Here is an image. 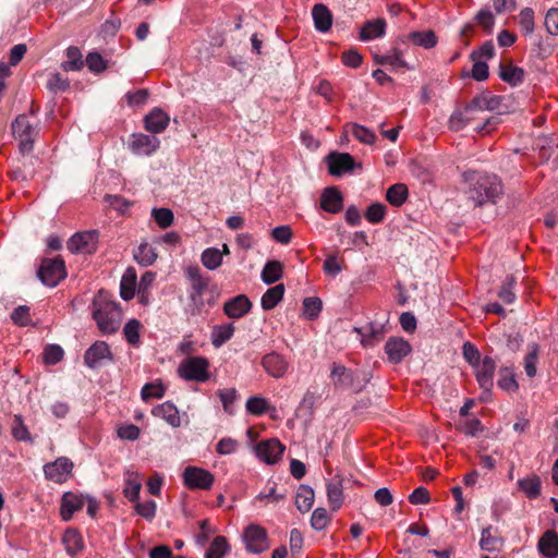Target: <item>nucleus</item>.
Wrapping results in <instances>:
<instances>
[{"mask_svg":"<svg viewBox=\"0 0 558 558\" xmlns=\"http://www.w3.org/2000/svg\"><path fill=\"white\" fill-rule=\"evenodd\" d=\"M463 179L468 183L466 195L475 206L495 204L504 194L501 180L493 173L466 171Z\"/></svg>","mask_w":558,"mask_h":558,"instance_id":"obj_1","label":"nucleus"},{"mask_svg":"<svg viewBox=\"0 0 558 558\" xmlns=\"http://www.w3.org/2000/svg\"><path fill=\"white\" fill-rule=\"evenodd\" d=\"M184 275L190 283L189 299L192 315L202 314L206 305L213 307L220 298L218 287L209 286V278L205 277L196 265L187 266Z\"/></svg>","mask_w":558,"mask_h":558,"instance_id":"obj_2","label":"nucleus"},{"mask_svg":"<svg viewBox=\"0 0 558 558\" xmlns=\"http://www.w3.org/2000/svg\"><path fill=\"white\" fill-rule=\"evenodd\" d=\"M94 306V318L101 332L108 335L114 333L120 327L122 317L119 304L98 298L95 300Z\"/></svg>","mask_w":558,"mask_h":558,"instance_id":"obj_3","label":"nucleus"},{"mask_svg":"<svg viewBox=\"0 0 558 558\" xmlns=\"http://www.w3.org/2000/svg\"><path fill=\"white\" fill-rule=\"evenodd\" d=\"M480 111L475 106H473V100L469 105L464 107L462 110H456L450 119H449V129L451 131L458 132L465 128L466 125H472L476 121H484L483 123H477L474 125V130L482 133H489L493 128L490 118H482L480 117Z\"/></svg>","mask_w":558,"mask_h":558,"instance_id":"obj_4","label":"nucleus"},{"mask_svg":"<svg viewBox=\"0 0 558 558\" xmlns=\"http://www.w3.org/2000/svg\"><path fill=\"white\" fill-rule=\"evenodd\" d=\"M330 378L335 388L351 389L354 392H360L369 381L366 373L353 372L337 363L331 366Z\"/></svg>","mask_w":558,"mask_h":558,"instance_id":"obj_5","label":"nucleus"},{"mask_svg":"<svg viewBox=\"0 0 558 558\" xmlns=\"http://www.w3.org/2000/svg\"><path fill=\"white\" fill-rule=\"evenodd\" d=\"M178 374L189 381L205 383L210 377L209 362L204 356H189L180 363Z\"/></svg>","mask_w":558,"mask_h":558,"instance_id":"obj_6","label":"nucleus"},{"mask_svg":"<svg viewBox=\"0 0 558 558\" xmlns=\"http://www.w3.org/2000/svg\"><path fill=\"white\" fill-rule=\"evenodd\" d=\"M13 136L19 141V149L25 155L33 150L34 140L38 132L26 114H20L12 123Z\"/></svg>","mask_w":558,"mask_h":558,"instance_id":"obj_7","label":"nucleus"},{"mask_svg":"<svg viewBox=\"0 0 558 558\" xmlns=\"http://www.w3.org/2000/svg\"><path fill=\"white\" fill-rule=\"evenodd\" d=\"M37 275L45 286L56 287L66 277L64 260L60 257L44 258Z\"/></svg>","mask_w":558,"mask_h":558,"instance_id":"obj_8","label":"nucleus"},{"mask_svg":"<svg viewBox=\"0 0 558 558\" xmlns=\"http://www.w3.org/2000/svg\"><path fill=\"white\" fill-rule=\"evenodd\" d=\"M246 550L252 554H260L268 549L267 531L258 524H250L243 533Z\"/></svg>","mask_w":558,"mask_h":558,"instance_id":"obj_9","label":"nucleus"},{"mask_svg":"<svg viewBox=\"0 0 558 558\" xmlns=\"http://www.w3.org/2000/svg\"><path fill=\"white\" fill-rule=\"evenodd\" d=\"M214 474L198 466H186L183 471V483L190 489H209L214 484Z\"/></svg>","mask_w":558,"mask_h":558,"instance_id":"obj_10","label":"nucleus"},{"mask_svg":"<svg viewBox=\"0 0 558 558\" xmlns=\"http://www.w3.org/2000/svg\"><path fill=\"white\" fill-rule=\"evenodd\" d=\"M98 232H77L68 241V248L72 253L92 254L97 248Z\"/></svg>","mask_w":558,"mask_h":558,"instance_id":"obj_11","label":"nucleus"},{"mask_svg":"<svg viewBox=\"0 0 558 558\" xmlns=\"http://www.w3.org/2000/svg\"><path fill=\"white\" fill-rule=\"evenodd\" d=\"M112 361L113 355L105 341H96L84 354V362L90 368L100 367L105 362Z\"/></svg>","mask_w":558,"mask_h":558,"instance_id":"obj_12","label":"nucleus"},{"mask_svg":"<svg viewBox=\"0 0 558 558\" xmlns=\"http://www.w3.org/2000/svg\"><path fill=\"white\" fill-rule=\"evenodd\" d=\"M73 469V463L65 457L58 458L56 461L45 464V476L54 483H64Z\"/></svg>","mask_w":558,"mask_h":558,"instance_id":"obj_13","label":"nucleus"},{"mask_svg":"<svg viewBox=\"0 0 558 558\" xmlns=\"http://www.w3.org/2000/svg\"><path fill=\"white\" fill-rule=\"evenodd\" d=\"M284 446L276 438L263 440L255 447L256 456L267 464H275L282 456Z\"/></svg>","mask_w":558,"mask_h":558,"instance_id":"obj_14","label":"nucleus"},{"mask_svg":"<svg viewBox=\"0 0 558 558\" xmlns=\"http://www.w3.org/2000/svg\"><path fill=\"white\" fill-rule=\"evenodd\" d=\"M328 171L331 175L340 177L345 172H350L355 167L353 157L348 153H330L326 157Z\"/></svg>","mask_w":558,"mask_h":558,"instance_id":"obj_15","label":"nucleus"},{"mask_svg":"<svg viewBox=\"0 0 558 558\" xmlns=\"http://www.w3.org/2000/svg\"><path fill=\"white\" fill-rule=\"evenodd\" d=\"M474 367L476 368L475 376L480 387L486 392L490 391L494 385V375L496 371V362L494 359L490 356H484L482 362Z\"/></svg>","mask_w":558,"mask_h":558,"instance_id":"obj_16","label":"nucleus"},{"mask_svg":"<svg viewBox=\"0 0 558 558\" xmlns=\"http://www.w3.org/2000/svg\"><path fill=\"white\" fill-rule=\"evenodd\" d=\"M159 145L160 141L157 137L143 133L133 134L129 144L133 154L146 156L155 153L159 148Z\"/></svg>","mask_w":558,"mask_h":558,"instance_id":"obj_17","label":"nucleus"},{"mask_svg":"<svg viewBox=\"0 0 558 558\" xmlns=\"http://www.w3.org/2000/svg\"><path fill=\"white\" fill-rule=\"evenodd\" d=\"M252 308V302L245 294H239L228 300L223 305V313L232 319L244 317Z\"/></svg>","mask_w":558,"mask_h":558,"instance_id":"obj_18","label":"nucleus"},{"mask_svg":"<svg viewBox=\"0 0 558 558\" xmlns=\"http://www.w3.org/2000/svg\"><path fill=\"white\" fill-rule=\"evenodd\" d=\"M264 369L275 378H281L288 371L289 363L277 352L266 354L262 359Z\"/></svg>","mask_w":558,"mask_h":558,"instance_id":"obj_19","label":"nucleus"},{"mask_svg":"<svg viewBox=\"0 0 558 558\" xmlns=\"http://www.w3.org/2000/svg\"><path fill=\"white\" fill-rule=\"evenodd\" d=\"M385 352L388 360L397 364L411 352V345L402 338H390L385 344Z\"/></svg>","mask_w":558,"mask_h":558,"instance_id":"obj_20","label":"nucleus"},{"mask_svg":"<svg viewBox=\"0 0 558 558\" xmlns=\"http://www.w3.org/2000/svg\"><path fill=\"white\" fill-rule=\"evenodd\" d=\"M343 206V197L336 186L326 187L320 196V207L330 214L341 211Z\"/></svg>","mask_w":558,"mask_h":558,"instance_id":"obj_21","label":"nucleus"},{"mask_svg":"<svg viewBox=\"0 0 558 558\" xmlns=\"http://www.w3.org/2000/svg\"><path fill=\"white\" fill-rule=\"evenodd\" d=\"M169 121V116L162 109L155 108L145 116L144 125L148 132L157 134L167 129Z\"/></svg>","mask_w":558,"mask_h":558,"instance_id":"obj_22","label":"nucleus"},{"mask_svg":"<svg viewBox=\"0 0 558 558\" xmlns=\"http://www.w3.org/2000/svg\"><path fill=\"white\" fill-rule=\"evenodd\" d=\"M85 504V497L74 493H65L62 497L60 514L64 521L72 519L73 514L81 510Z\"/></svg>","mask_w":558,"mask_h":558,"instance_id":"obj_23","label":"nucleus"},{"mask_svg":"<svg viewBox=\"0 0 558 558\" xmlns=\"http://www.w3.org/2000/svg\"><path fill=\"white\" fill-rule=\"evenodd\" d=\"M525 76L522 68L512 64L511 61H502L499 64V77L511 86L520 85Z\"/></svg>","mask_w":558,"mask_h":558,"instance_id":"obj_24","label":"nucleus"},{"mask_svg":"<svg viewBox=\"0 0 558 558\" xmlns=\"http://www.w3.org/2000/svg\"><path fill=\"white\" fill-rule=\"evenodd\" d=\"M343 480L340 475H335L327 483V497L328 502L333 511L341 508L343 504Z\"/></svg>","mask_w":558,"mask_h":558,"instance_id":"obj_25","label":"nucleus"},{"mask_svg":"<svg viewBox=\"0 0 558 558\" xmlns=\"http://www.w3.org/2000/svg\"><path fill=\"white\" fill-rule=\"evenodd\" d=\"M315 28L320 33L328 32L332 26V14L323 3H317L312 9Z\"/></svg>","mask_w":558,"mask_h":558,"instance_id":"obj_26","label":"nucleus"},{"mask_svg":"<svg viewBox=\"0 0 558 558\" xmlns=\"http://www.w3.org/2000/svg\"><path fill=\"white\" fill-rule=\"evenodd\" d=\"M403 53L400 49L393 48L390 52L386 54H379L374 53L373 59L375 63L380 65H390L393 69L397 68H404L408 70H412L413 68L410 66L402 58Z\"/></svg>","mask_w":558,"mask_h":558,"instance_id":"obj_27","label":"nucleus"},{"mask_svg":"<svg viewBox=\"0 0 558 558\" xmlns=\"http://www.w3.org/2000/svg\"><path fill=\"white\" fill-rule=\"evenodd\" d=\"M538 550L547 558H556L558 556V535L555 531H546L538 541Z\"/></svg>","mask_w":558,"mask_h":558,"instance_id":"obj_28","label":"nucleus"},{"mask_svg":"<svg viewBox=\"0 0 558 558\" xmlns=\"http://www.w3.org/2000/svg\"><path fill=\"white\" fill-rule=\"evenodd\" d=\"M517 485L529 499H536L541 495L542 480L537 474L520 478Z\"/></svg>","mask_w":558,"mask_h":558,"instance_id":"obj_29","label":"nucleus"},{"mask_svg":"<svg viewBox=\"0 0 558 558\" xmlns=\"http://www.w3.org/2000/svg\"><path fill=\"white\" fill-rule=\"evenodd\" d=\"M153 413L155 416L162 417L172 427H179L181 425L179 411L177 407L169 401L155 408Z\"/></svg>","mask_w":558,"mask_h":558,"instance_id":"obj_30","label":"nucleus"},{"mask_svg":"<svg viewBox=\"0 0 558 558\" xmlns=\"http://www.w3.org/2000/svg\"><path fill=\"white\" fill-rule=\"evenodd\" d=\"M472 100L473 106L477 108L480 113H483L485 111L499 110L502 102V97L492 95L489 93H483L478 96H475Z\"/></svg>","mask_w":558,"mask_h":558,"instance_id":"obj_31","label":"nucleus"},{"mask_svg":"<svg viewBox=\"0 0 558 558\" xmlns=\"http://www.w3.org/2000/svg\"><path fill=\"white\" fill-rule=\"evenodd\" d=\"M136 272L134 268L129 267L122 276L120 282V295L123 300L130 301L135 295Z\"/></svg>","mask_w":558,"mask_h":558,"instance_id":"obj_32","label":"nucleus"},{"mask_svg":"<svg viewBox=\"0 0 558 558\" xmlns=\"http://www.w3.org/2000/svg\"><path fill=\"white\" fill-rule=\"evenodd\" d=\"M315 493L311 486L301 485L295 495V507L302 513L308 512L314 504Z\"/></svg>","mask_w":558,"mask_h":558,"instance_id":"obj_33","label":"nucleus"},{"mask_svg":"<svg viewBox=\"0 0 558 558\" xmlns=\"http://www.w3.org/2000/svg\"><path fill=\"white\" fill-rule=\"evenodd\" d=\"M386 22L383 19L368 21L361 29L360 38L362 40H371L373 38L381 37L385 34Z\"/></svg>","mask_w":558,"mask_h":558,"instance_id":"obj_34","label":"nucleus"},{"mask_svg":"<svg viewBox=\"0 0 558 558\" xmlns=\"http://www.w3.org/2000/svg\"><path fill=\"white\" fill-rule=\"evenodd\" d=\"M407 39L412 41L414 45L425 49H430L437 44V36L432 29L423 32H411L407 35Z\"/></svg>","mask_w":558,"mask_h":558,"instance_id":"obj_35","label":"nucleus"},{"mask_svg":"<svg viewBox=\"0 0 558 558\" xmlns=\"http://www.w3.org/2000/svg\"><path fill=\"white\" fill-rule=\"evenodd\" d=\"M284 294V286L282 283L277 284L268 289L262 296V307L265 311H270L278 305Z\"/></svg>","mask_w":558,"mask_h":558,"instance_id":"obj_36","label":"nucleus"},{"mask_svg":"<svg viewBox=\"0 0 558 558\" xmlns=\"http://www.w3.org/2000/svg\"><path fill=\"white\" fill-rule=\"evenodd\" d=\"M62 542L65 550L69 555L74 556L83 549V538L81 534L74 529H68L64 534Z\"/></svg>","mask_w":558,"mask_h":558,"instance_id":"obj_37","label":"nucleus"},{"mask_svg":"<svg viewBox=\"0 0 558 558\" xmlns=\"http://www.w3.org/2000/svg\"><path fill=\"white\" fill-rule=\"evenodd\" d=\"M68 60L61 63V68L69 71H80L84 66L83 56L81 50L75 46H70L66 49Z\"/></svg>","mask_w":558,"mask_h":558,"instance_id":"obj_38","label":"nucleus"},{"mask_svg":"<svg viewBox=\"0 0 558 558\" xmlns=\"http://www.w3.org/2000/svg\"><path fill=\"white\" fill-rule=\"evenodd\" d=\"M234 332L233 324H222L215 326L211 332V343L215 348L221 347L229 341Z\"/></svg>","mask_w":558,"mask_h":558,"instance_id":"obj_39","label":"nucleus"},{"mask_svg":"<svg viewBox=\"0 0 558 558\" xmlns=\"http://www.w3.org/2000/svg\"><path fill=\"white\" fill-rule=\"evenodd\" d=\"M157 256L156 248L148 243H142L134 252L135 260L144 267L153 265Z\"/></svg>","mask_w":558,"mask_h":558,"instance_id":"obj_40","label":"nucleus"},{"mask_svg":"<svg viewBox=\"0 0 558 558\" xmlns=\"http://www.w3.org/2000/svg\"><path fill=\"white\" fill-rule=\"evenodd\" d=\"M408 197V187L403 183H396L391 185L386 193L387 202L396 207L401 206Z\"/></svg>","mask_w":558,"mask_h":558,"instance_id":"obj_41","label":"nucleus"},{"mask_svg":"<svg viewBox=\"0 0 558 558\" xmlns=\"http://www.w3.org/2000/svg\"><path fill=\"white\" fill-rule=\"evenodd\" d=\"M223 253L216 247L206 248L201 255V262L208 270H216L222 264Z\"/></svg>","mask_w":558,"mask_h":558,"instance_id":"obj_42","label":"nucleus"},{"mask_svg":"<svg viewBox=\"0 0 558 558\" xmlns=\"http://www.w3.org/2000/svg\"><path fill=\"white\" fill-rule=\"evenodd\" d=\"M283 274L282 264L278 260L267 262L262 270V279L265 283L271 284L278 281Z\"/></svg>","mask_w":558,"mask_h":558,"instance_id":"obj_43","label":"nucleus"},{"mask_svg":"<svg viewBox=\"0 0 558 558\" xmlns=\"http://www.w3.org/2000/svg\"><path fill=\"white\" fill-rule=\"evenodd\" d=\"M230 550V545L225 536H216L210 543L205 558H222Z\"/></svg>","mask_w":558,"mask_h":558,"instance_id":"obj_44","label":"nucleus"},{"mask_svg":"<svg viewBox=\"0 0 558 558\" xmlns=\"http://www.w3.org/2000/svg\"><path fill=\"white\" fill-rule=\"evenodd\" d=\"M141 327L142 324L137 319H130L123 328L125 340L132 347L138 348L141 344Z\"/></svg>","mask_w":558,"mask_h":558,"instance_id":"obj_45","label":"nucleus"},{"mask_svg":"<svg viewBox=\"0 0 558 558\" xmlns=\"http://www.w3.org/2000/svg\"><path fill=\"white\" fill-rule=\"evenodd\" d=\"M11 433L13 438L17 441L33 442V437L24 424L22 416L19 414L14 415L13 417Z\"/></svg>","mask_w":558,"mask_h":558,"instance_id":"obj_46","label":"nucleus"},{"mask_svg":"<svg viewBox=\"0 0 558 558\" xmlns=\"http://www.w3.org/2000/svg\"><path fill=\"white\" fill-rule=\"evenodd\" d=\"M347 128H350L352 135L361 143L372 145L376 141L375 133L364 125L350 123Z\"/></svg>","mask_w":558,"mask_h":558,"instance_id":"obj_47","label":"nucleus"},{"mask_svg":"<svg viewBox=\"0 0 558 558\" xmlns=\"http://www.w3.org/2000/svg\"><path fill=\"white\" fill-rule=\"evenodd\" d=\"M323 308V302L319 298H305L303 300V314L308 319H315L319 316Z\"/></svg>","mask_w":558,"mask_h":558,"instance_id":"obj_48","label":"nucleus"},{"mask_svg":"<svg viewBox=\"0 0 558 558\" xmlns=\"http://www.w3.org/2000/svg\"><path fill=\"white\" fill-rule=\"evenodd\" d=\"M515 283L517 279L513 275L506 277V280L504 281L500 291L498 292V296L504 303L510 304L515 300V294L512 291Z\"/></svg>","mask_w":558,"mask_h":558,"instance_id":"obj_49","label":"nucleus"},{"mask_svg":"<svg viewBox=\"0 0 558 558\" xmlns=\"http://www.w3.org/2000/svg\"><path fill=\"white\" fill-rule=\"evenodd\" d=\"M538 360V345L536 343H532L530 345V351L524 359V369L526 375L532 378L536 375V364Z\"/></svg>","mask_w":558,"mask_h":558,"instance_id":"obj_50","label":"nucleus"},{"mask_svg":"<svg viewBox=\"0 0 558 558\" xmlns=\"http://www.w3.org/2000/svg\"><path fill=\"white\" fill-rule=\"evenodd\" d=\"M330 522V517L325 508H316L311 517V526L316 531H323Z\"/></svg>","mask_w":558,"mask_h":558,"instance_id":"obj_51","label":"nucleus"},{"mask_svg":"<svg viewBox=\"0 0 558 558\" xmlns=\"http://www.w3.org/2000/svg\"><path fill=\"white\" fill-rule=\"evenodd\" d=\"M269 409L268 401L262 397H251L246 401V410L253 415H262Z\"/></svg>","mask_w":558,"mask_h":558,"instance_id":"obj_52","label":"nucleus"},{"mask_svg":"<svg viewBox=\"0 0 558 558\" xmlns=\"http://www.w3.org/2000/svg\"><path fill=\"white\" fill-rule=\"evenodd\" d=\"M500 544V538L492 534V526L483 529L480 546L483 550L494 551Z\"/></svg>","mask_w":558,"mask_h":558,"instance_id":"obj_53","label":"nucleus"},{"mask_svg":"<svg viewBox=\"0 0 558 558\" xmlns=\"http://www.w3.org/2000/svg\"><path fill=\"white\" fill-rule=\"evenodd\" d=\"M63 350L58 344H49L44 349V362L47 365H54L63 359Z\"/></svg>","mask_w":558,"mask_h":558,"instance_id":"obj_54","label":"nucleus"},{"mask_svg":"<svg viewBox=\"0 0 558 558\" xmlns=\"http://www.w3.org/2000/svg\"><path fill=\"white\" fill-rule=\"evenodd\" d=\"M519 25L525 35L534 31V11L531 8H524L519 14Z\"/></svg>","mask_w":558,"mask_h":558,"instance_id":"obj_55","label":"nucleus"},{"mask_svg":"<svg viewBox=\"0 0 558 558\" xmlns=\"http://www.w3.org/2000/svg\"><path fill=\"white\" fill-rule=\"evenodd\" d=\"M386 215V206L381 203H374L365 211V218L371 223H379Z\"/></svg>","mask_w":558,"mask_h":558,"instance_id":"obj_56","label":"nucleus"},{"mask_svg":"<svg viewBox=\"0 0 558 558\" xmlns=\"http://www.w3.org/2000/svg\"><path fill=\"white\" fill-rule=\"evenodd\" d=\"M153 217L160 228H168L173 223V213L169 208L153 209Z\"/></svg>","mask_w":558,"mask_h":558,"instance_id":"obj_57","label":"nucleus"},{"mask_svg":"<svg viewBox=\"0 0 558 558\" xmlns=\"http://www.w3.org/2000/svg\"><path fill=\"white\" fill-rule=\"evenodd\" d=\"M141 488H142L141 482L136 477L135 478L130 477L125 481L123 494L130 501H137L140 498Z\"/></svg>","mask_w":558,"mask_h":558,"instance_id":"obj_58","label":"nucleus"},{"mask_svg":"<svg viewBox=\"0 0 558 558\" xmlns=\"http://www.w3.org/2000/svg\"><path fill=\"white\" fill-rule=\"evenodd\" d=\"M86 65L94 73H100L107 69L106 61L98 52H89L87 54Z\"/></svg>","mask_w":558,"mask_h":558,"instance_id":"obj_59","label":"nucleus"},{"mask_svg":"<svg viewBox=\"0 0 558 558\" xmlns=\"http://www.w3.org/2000/svg\"><path fill=\"white\" fill-rule=\"evenodd\" d=\"M47 87L52 93L65 92L70 87V83L60 73H53L47 82Z\"/></svg>","mask_w":558,"mask_h":558,"instance_id":"obj_60","label":"nucleus"},{"mask_svg":"<svg viewBox=\"0 0 558 558\" xmlns=\"http://www.w3.org/2000/svg\"><path fill=\"white\" fill-rule=\"evenodd\" d=\"M11 318L14 322V324L19 326H28L32 322L31 314H29V307L26 305L17 306L11 314Z\"/></svg>","mask_w":558,"mask_h":558,"instance_id":"obj_61","label":"nucleus"},{"mask_svg":"<svg viewBox=\"0 0 558 558\" xmlns=\"http://www.w3.org/2000/svg\"><path fill=\"white\" fill-rule=\"evenodd\" d=\"M457 428L468 436H476L482 430V423L477 418H468L457 425Z\"/></svg>","mask_w":558,"mask_h":558,"instance_id":"obj_62","label":"nucleus"},{"mask_svg":"<svg viewBox=\"0 0 558 558\" xmlns=\"http://www.w3.org/2000/svg\"><path fill=\"white\" fill-rule=\"evenodd\" d=\"M463 351V357L465 361L472 365L473 367L475 365H478L481 361V354L478 349L471 342H465L462 348Z\"/></svg>","mask_w":558,"mask_h":558,"instance_id":"obj_63","label":"nucleus"},{"mask_svg":"<svg viewBox=\"0 0 558 558\" xmlns=\"http://www.w3.org/2000/svg\"><path fill=\"white\" fill-rule=\"evenodd\" d=\"M545 27L551 35H558V9L551 8L545 16Z\"/></svg>","mask_w":558,"mask_h":558,"instance_id":"obj_64","label":"nucleus"}]
</instances>
